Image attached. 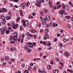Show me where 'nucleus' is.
Masks as SVG:
<instances>
[{
  "instance_id": "obj_62",
  "label": "nucleus",
  "mask_w": 73,
  "mask_h": 73,
  "mask_svg": "<svg viewBox=\"0 0 73 73\" xmlns=\"http://www.w3.org/2000/svg\"><path fill=\"white\" fill-rule=\"evenodd\" d=\"M49 3L50 5H52V3L50 2V3Z\"/></svg>"
},
{
  "instance_id": "obj_2",
  "label": "nucleus",
  "mask_w": 73,
  "mask_h": 73,
  "mask_svg": "<svg viewBox=\"0 0 73 73\" xmlns=\"http://www.w3.org/2000/svg\"><path fill=\"white\" fill-rule=\"evenodd\" d=\"M10 41H12L14 40V41H17V38H15L14 36H12L10 39Z\"/></svg>"
},
{
  "instance_id": "obj_31",
  "label": "nucleus",
  "mask_w": 73,
  "mask_h": 73,
  "mask_svg": "<svg viewBox=\"0 0 73 73\" xmlns=\"http://www.w3.org/2000/svg\"><path fill=\"white\" fill-rule=\"evenodd\" d=\"M26 35L28 36H29L30 35V33H29V32H27L26 33Z\"/></svg>"
},
{
  "instance_id": "obj_12",
  "label": "nucleus",
  "mask_w": 73,
  "mask_h": 73,
  "mask_svg": "<svg viewBox=\"0 0 73 73\" xmlns=\"http://www.w3.org/2000/svg\"><path fill=\"white\" fill-rule=\"evenodd\" d=\"M1 34H4V32H5V31L3 29H2L1 30Z\"/></svg>"
},
{
  "instance_id": "obj_15",
  "label": "nucleus",
  "mask_w": 73,
  "mask_h": 73,
  "mask_svg": "<svg viewBox=\"0 0 73 73\" xmlns=\"http://www.w3.org/2000/svg\"><path fill=\"white\" fill-rule=\"evenodd\" d=\"M25 49H28L29 48L28 47V44H27L25 47H24Z\"/></svg>"
},
{
  "instance_id": "obj_54",
  "label": "nucleus",
  "mask_w": 73,
  "mask_h": 73,
  "mask_svg": "<svg viewBox=\"0 0 73 73\" xmlns=\"http://www.w3.org/2000/svg\"><path fill=\"white\" fill-rule=\"evenodd\" d=\"M28 52H31V49H28Z\"/></svg>"
},
{
  "instance_id": "obj_50",
  "label": "nucleus",
  "mask_w": 73,
  "mask_h": 73,
  "mask_svg": "<svg viewBox=\"0 0 73 73\" xmlns=\"http://www.w3.org/2000/svg\"><path fill=\"white\" fill-rule=\"evenodd\" d=\"M54 40H54L55 42H56V41H57V39L56 38H55L54 39Z\"/></svg>"
},
{
  "instance_id": "obj_23",
  "label": "nucleus",
  "mask_w": 73,
  "mask_h": 73,
  "mask_svg": "<svg viewBox=\"0 0 73 73\" xmlns=\"http://www.w3.org/2000/svg\"><path fill=\"white\" fill-rule=\"evenodd\" d=\"M67 71L68 72H70V73H72L73 72V70H70V69H68L67 70Z\"/></svg>"
},
{
  "instance_id": "obj_32",
  "label": "nucleus",
  "mask_w": 73,
  "mask_h": 73,
  "mask_svg": "<svg viewBox=\"0 0 73 73\" xmlns=\"http://www.w3.org/2000/svg\"><path fill=\"white\" fill-rule=\"evenodd\" d=\"M59 46L60 48H62L63 46L62 44H60L59 45Z\"/></svg>"
},
{
  "instance_id": "obj_7",
  "label": "nucleus",
  "mask_w": 73,
  "mask_h": 73,
  "mask_svg": "<svg viewBox=\"0 0 73 73\" xmlns=\"http://www.w3.org/2000/svg\"><path fill=\"white\" fill-rule=\"evenodd\" d=\"M19 26V24H17L16 25H14L13 26V29H16L17 28V27H18Z\"/></svg>"
},
{
  "instance_id": "obj_47",
  "label": "nucleus",
  "mask_w": 73,
  "mask_h": 73,
  "mask_svg": "<svg viewBox=\"0 0 73 73\" xmlns=\"http://www.w3.org/2000/svg\"><path fill=\"white\" fill-rule=\"evenodd\" d=\"M44 39V40H47V37H46V36H44V38H43Z\"/></svg>"
},
{
  "instance_id": "obj_21",
  "label": "nucleus",
  "mask_w": 73,
  "mask_h": 73,
  "mask_svg": "<svg viewBox=\"0 0 73 73\" xmlns=\"http://www.w3.org/2000/svg\"><path fill=\"white\" fill-rule=\"evenodd\" d=\"M47 68L48 69H51V66H50L49 65H48L47 66Z\"/></svg>"
},
{
  "instance_id": "obj_42",
  "label": "nucleus",
  "mask_w": 73,
  "mask_h": 73,
  "mask_svg": "<svg viewBox=\"0 0 73 73\" xmlns=\"http://www.w3.org/2000/svg\"><path fill=\"white\" fill-rule=\"evenodd\" d=\"M45 37H48V35L47 34H45Z\"/></svg>"
},
{
  "instance_id": "obj_56",
  "label": "nucleus",
  "mask_w": 73,
  "mask_h": 73,
  "mask_svg": "<svg viewBox=\"0 0 73 73\" xmlns=\"http://www.w3.org/2000/svg\"><path fill=\"white\" fill-rule=\"evenodd\" d=\"M50 63L51 64H53V61H51L50 62Z\"/></svg>"
},
{
  "instance_id": "obj_1",
  "label": "nucleus",
  "mask_w": 73,
  "mask_h": 73,
  "mask_svg": "<svg viewBox=\"0 0 73 73\" xmlns=\"http://www.w3.org/2000/svg\"><path fill=\"white\" fill-rule=\"evenodd\" d=\"M23 26L24 27H27V26L28 25V24H29V22L28 20L24 21V22L23 23Z\"/></svg>"
},
{
  "instance_id": "obj_52",
  "label": "nucleus",
  "mask_w": 73,
  "mask_h": 73,
  "mask_svg": "<svg viewBox=\"0 0 73 73\" xmlns=\"http://www.w3.org/2000/svg\"><path fill=\"white\" fill-rule=\"evenodd\" d=\"M22 28H23V27H22V26H21L20 29V31H22V29H21Z\"/></svg>"
},
{
  "instance_id": "obj_17",
  "label": "nucleus",
  "mask_w": 73,
  "mask_h": 73,
  "mask_svg": "<svg viewBox=\"0 0 73 73\" xmlns=\"http://www.w3.org/2000/svg\"><path fill=\"white\" fill-rule=\"evenodd\" d=\"M31 33H37V31H35V30H31Z\"/></svg>"
},
{
  "instance_id": "obj_61",
  "label": "nucleus",
  "mask_w": 73,
  "mask_h": 73,
  "mask_svg": "<svg viewBox=\"0 0 73 73\" xmlns=\"http://www.w3.org/2000/svg\"><path fill=\"white\" fill-rule=\"evenodd\" d=\"M63 41L64 42H66V39H63Z\"/></svg>"
},
{
  "instance_id": "obj_4",
  "label": "nucleus",
  "mask_w": 73,
  "mask_h": 73,
  "mask_svg": "<svg viewBox=\"0 0 73 73\" xmlns=\"http://www.w3.org/2000/svg\"><path fill=\"white\" fill-rule=\"evenodd\" d=\"M35 4H36V6L38 7H40L41 5V4L38 3V2L36 1L35 3Z\"/></svg>"
},
{
  "instance_id": "obj_37",
  "label": "nucleus",
  "mask_w": 73,
  "mask_h": 73,
  "mask_svg": "<svg viewBox=\"0 0 73 73\" xmlns=\"http://www.w3.org/2000/svg\"><path fill=\"white\" fill-rule=\"evenodd\" d=\"M41 73H46V72L44 70H42L41 71Z\"/></svg>"
},
{
  "instance_id": "obj_9",
  "label": "nucleus",
  "mask_w": 73,
  "mask_h": 73,
  "mask_svg": "<svg viewBox=\"0 0 73 73\" xmlns=\"http://www.w3.org/2000/svg\"><path fill=\"white\" fill-rule=\"evenodd\" d=\"M45 17L46 19L47 20H49L50 19V17L49 16H46Z\"/></svg>"
},
{
  "instance_id": "obj_35",
  "label": "nucleus",
  "mask_w": 73,
  "mask_h": 73,
  "mask_svg": "<svg viewBox=\"0 0 73 73\" xmlns=\"http://www.w3.org/2000/svg\"><path fill=\"white\" fill-rule=\"evenodd\" d=\"M65 5H63L62 7L63 9H65Z\"/></svg>"
},
{
  "instance_id": "obj_59",
  "label": "nucleus",
  "mask_w": 73,
  "mask_h": 73,
  "mask_svg": "<svg viewBox=\"0 0 73 73\" xmlns=\"http://www.w3.org/2000/svg\"><path fill=\"white\" fill-rule=\"evenodd\" d=\"M48 11V10L47 9L45 11V13H47Z\"/></svg>"
},
{
  "instance_id": "obj_14",
  "label": "nucleus",
  "mask_w": 73,
  "mask_h": 73,
  "mask_svg": "<svg viewBox=\"0 0 73 73\" xmlns=\"http://www.w3.org/2000/svg\"><path fill=\"white\" fill-rule=\"evenodd\" d=\"M64 54L66 56H67V57H68V56H69V54L68 53V52H65Z\"/></svg>"
},
{
  "instance_id": "obj_26",
  "label": "nucleus",
  "mask_w": 73,
  "mask_h": 73,
  "mask_svg": "<svg viewBox=\"0 0 73 73\" xmlns=\"http://www.w3.org/2000/svg\"><path fill=\"white\" fill-rule=\"evenodd\" d=\"M26 5V3H22V6L23 7H24Z\"/></svg>"
},
{
  "instance_id": "obj_22",
  "label": "nucleus",
  "mask_w": 73,
  "mask_h": 73,
  "mask_svg": "<svg viewBox=\"0 0 73 73\" xmlns=\"http://www.w3.org/2000/svg\"><path fill=\"white\" fill-rule=\"evenodd\" d=\"M65 18H67L68 19H70L71 18V17L69 16H66L65 17Z\"/></svg>"
},
{
  "instance_id": "obj_16",
  "label": "nucleus",
  "mask_w": 73,
  "mask_h": 73,
  "mask_svg": "<svg viewBox=\"0 0 73 73\" xmlns=\"http://www.w3.org/2000/svg\"><path fill=\"white\" fill-rule=\"evenodd\" d=\"M5 59L6 61L8 60H9V57L8 56H6L5 58Z\"/></svg>"
},
{
  "instance_id": "obj_28",
  "label": "nucleus",
  "mask_w": 73,
  "mask_h": 73,
  "mask_svg": "<svg viewBox=\"0 0 73 73\" xmlns=\"http://www.w3.org/2000/svg\"><path fill=\"white\" fill-rule=\"evenodd\" d=\"M9 33V30H7L5 32V33H6V34H8Z\"/></svg>"
},
{
  "instance_id": "obj_43",
  "label": "nucleus",
  "mask_w": 73,
  "mask_h": 73,
  "mask_svg": "<svg viewBox=\"0 0 73 73\" xmlns=\"http://www.w3.org/2000/svg\"><path fill=\"white\" fill-rule=\"evenodd\" d=\"M13 1L14 2H15H15H17L19 1V0H15V1L13 0Z\"/></svg>"
},
{
  "instance_id": "obj_13",
  "label": "nucleus",
  "mask_w": 73,
  "mask_h": 73,
  "mask_svg": "<svg viewBox=\"0 0 73 73\" xmlns=\"http://www.w3.org/2000/svg\"><path fill=\"white\" fill-rule=\"evenodd\" d=\"M6 22V20H3L2 21V24H3V25H4Z\"/></svg>"
},
{
  "instance_id": "obj_51",
  "label": "nucleus",
  "mask_w": 73,
  "mask_h": 73,
  "mask_svg": "<svg viewBox=\"0 0 73 73\" xmlns=\"http://www.w3.org/2000/svg\"><path fill=\"white\" fill-rule=\"evenodd\" d=\"M38 3H40V4H41V3H42V1H41V0H40Z\"/></svg>"
},
{
  "instance_id": "obj_5",
  "label": "nucleus",
  "mask_w": 73,
  "mask_h": 73,
  "mask_svg": "<svg viewBox=\"0 0 73 73\" xmlns=\"http://www.w3.org/2000/svg\"><path fill=\"white\" fill-rule=\"evenodd\" d=\"M14 37L15 38H17V36H18V33H17V32H15L14 33Z\"/></svg>"
},
{
  "instance_id": "obj_8",
  "label": "nucleus",
  "mask_w": 73,
  "mask_h": 73,
  "mask_svg": "<svg viewBox=\"0 0 73 73\" xmlns=\"http://www.w3.org/2000/svg\"><path fill=\"white\" fill-rule=\"evenodd\" d=\"M65 13V11L63 10H61L59 12L60 14L61 15H62L64 14Z\"/></svg>"
},
{
  "instance_id": "obj_11",
  "label": "nucleus",
  "mask_w": 73,
  "mask_h": 73,
  "mask_svg": "<svg viewBox=\"0 0 73 73\" xmlns=\"http://www.w3.org/2000/svg\"><path fill=\"white\" fill-rule=\"evenodd\" d=\"M16 49L15 48H13L10 49V51L11 52H13L14 50H16Z\"/></svg>"
},
{
  "instance_id": "obj_46",
  "label": "nucleus",
  "mask_w": 73,
  "mask_h": 73,
  "mask_svg": "<svg viewBox=\"0 0 73 73\" xmlns=\"http://www.w3.org/2000/svg\"><path fill=\"white\" fill-rule=\"evenodd\" d=\"M6 64V62H4L3 63V66H4V65H5Z\"/></svg>"
},
{
  "instance_id": "obj_38",
  "label": "nucleus",
  "mask_w": 73,
  "mask_h": 73,
  "mask_svg": "<svg viewBox=\"0 0 73 73\" xmlns=\"http://www.w3.org/2000/svg\"><path fill=\"white\" fill-rule=\"evenodd\" d=\"M62 7V5H60L58 7V9H60V8H61Z\"/></svg>"
},
{
  "instance_id": "obj_63",
  "label": "nucleus",
  "mask_w": 73,
  "mask_h": 73,
  "mask_svg": "<svg viewBox=\"0 0 73 73\" xmlns=\"http://www.w3.org/2000/svg\"><path fill=\"white\" fill-rule=\"evenodd\" d=\"M15 42L14 41H12L11 42V44L13 43H15Z\"/></svg>"
},
{
  "instance_id": "obj_18",
  "label": "nucleus",
  "mask_w": 73,
  "mask_h": 73,
  "mask_svg": "<svg viewBox=\"0 0 73 73\" xmlns=\"http://www.w3.org/2000/svg\"><path fill=\"white\" fill-rule=\"evenodd\" d=\"M1 19L2 20H3L5 19V17H4V16H1Z\"/></svg>"
},
{
  "instance_id": "obj_58",
  "label": "nucleus",
  "mask_w": 73,
  "mask_h": 73,
  "mask_svg": "<svg viewBox=\"0 0 73 73\" xmlns=\"http://www.w3.org/2000/svg\"><path fill=\"white\" fill-rule=\"evenodd\" d=\"M14 7H15V8H19V7L16 5H15Z\"/></svg>"
},
{
  "instance_id": "obj_34",
  "label": "nucleus",
  "mask_w": 73,
  "mask_h": 73,
  "mask_svg": "<svg viewBox=\"0 0 73 73\" xmlns=\"http://www.w3.org/2000/svg\"><path fill=\"white\" fill-rule=\"evenodd\" d=\"M24 73H28V71L27 70H26L24 71Z\"/></svg>"
},
{
  "instance_id": "obj_19",
  "label": "nucleus",
  "mask_w": 73,
  "mask_h": 73,
  "mask_svg": "<svg viewBox=\"0 0 73 73\" xmlns=\"http://www.w3.org/2000/svg\"><path fill=\"white\" fill-rule=\"evenodd\" d=\"M11 19L10 17L7 16L6 17V19L7 20H8L10 19Z\"/></svg>"
},
{
  "instance_id": "obj_25",
  "label": "nucleus",
  "mask_w": 73,
  "mask_h": 73,
  "mask_svg": "<svg viewBox=\"0 0 73 73\" xmlns=\"http://www.w3.org/2000/svg\"><path fill=\"white\" fill-rule=\"evenodd\" d=\"M29 45L31 48H32L33 46V44H31V43H30Z\"/></svg>"
},
{
  "instance_id": "obj_57",
  "label": "nucleus",
  "mask_w": 73,
  "mask_h": 73,
  "mask_svg": "<svg viewBox=\"0 0 73 73\" xmlns=\"http://www.w3.org/2000/svg\"><path fill=\"white\" fill-rule=\"evenodd\" d=\"M11 60L13 62H14V61H15V59H11Z\"/></svg>"
},
{
  "instance_id": "obj_39",
  "label": "nucleus",
  "mask_w": 73,
  "mask_h": 73,
  "mask_svg": "<svg viewBox=\"0 0 73 73\" xmlns=\"http://www.w3.org/2000/svg\"><path fill=\"white\" fill-rule=\"evenodd\" d=\"M20 15H21V17H23V16H24V15L23 14V13H20Z\"/></svg>"
},
{
  "instance_id": "obj_36",
  "label": "nucleus",
  "mask_w": 73,
  "mask_h": 73,
  "mask_svg": "<svg viewBox=\"0 0 73 73\" xmlns=\"http://www.w3.org/2000/svg\"><path fill=\"white\" fill-rule=\"evenodd\" d=\"M48 46H50L51 45V43H50V42H48Z\"/></svg>"
},
{
  "instance_id": "obj_3",
  "label": "nucleus",
  "mask_w": 73,
  "mask_h": 73,
  "mask_svg": "<svg viewBox=\"0 0 73 73\" xmlns=\"http://www.w3.org/2000/svg\"><path fill=\"white\" fill-rule=\"evenodd\" d=\"M42 21L43 25H45V24H46V19L45 18H43Z\"/></svg>"
},
{
  "instance_id": "obj_55",
  "label": "nucleus",
  "mask_w": 73,
  "mask_h": 73,
  "mask_svg": "<svg viewBox=\"0 0 73 73\" xmlns=\"http://www.w3.org/2000/svg\"><path fill=\"white\" fill-rule=\"evenodd\" d=\"M33 44L35 46V45H36V43L35 42H33Z\"/></svg>"
},
{
  "instance_id": "obj_45",
  "label": "nucleus",
  "mask_w": 73,
  "mask_h": 73,
  "mask_svg": "<svg viewBox=\"0 0 73 73\" xmlns=\"http://www.w3.org/2000/svg\"><path fill=\"white\" fill-rule=\"evenodd\" d=\"M24 66L25 65L24 64H22L21 65V66L22 68H24Z\"/></svg>"
},
{
  "instance_id": "obj_53",
  "label": "nucleus",
  "mask_w": 73,
  "mask_h": 73,
  "mask_svg": "<svg viewBox=\"0 0 73 73\" xmlns=\"http://www.w3.org/2000/svg\"><path fill=\"white\" fill-rule=\"evenodd\" d=\"M8 14H9V15L10 16H11V12H9L8 13Z\"/></svg>"
},
{
  "instance_id": "obj_49",
  "label": "nucleus",
  "mask_w": 73,
  "mask_h": 73,
  "mask_svg": "<svg viewBox=\"0 0 73 73\" xmlns=\"http://www.w3.org/2000/svg\"><path fill=\"white\" fill-rule=\"evenodd\" d=\"M36 13L34 12L33 13L32 15H33V16H34V15H36Z\"/></svg>"
},
{
  "instance_id": "obj_6",
  "label": "nucleus",
  "mask_w": 73,
  "mask_h": 73,
  "mask_svg": "<svg viewBox=\"0 0 73 73\" xmlns=\"http://www.w3.org/2000/svg\"><path fill=\"white\" fill-rule=\"evenodd\" d=\"M2 12L3 13H4V11L5 12H8V10H7V9H6L5 8H3L2 9Z\"/></svg>"
},
{
  "instance_id": "obj_27",
  "label": "nucleus",
  "mask_w": 73,
  "mask_h": 73,
  "mask_svg": "<svg viewBox=\"0 0 73 73\" xmlns=\"http://www.w3.org/2000/svg\"><path fill=\"white\" fill-rule=\"evenodd\" d=\"M7 28L6 27H4V28H3V29H3L4 31H7Z\"/></svg>"
},
{
  "instance_id": "obj_64",
  "label": "nucleus",
  "mask_w": 73,
  "mask_h": 73,
  "mask_svg": "<svg viewBox=\"0 0 73 73\" xmlns=\"http://www.w3.org/2000/svg\"><path fill=\"white\" fill-rule=\"evenodd\" d=\"M30 65L31 66H33V64L32 63H31L30 64Z\"/></svg>"
},
{
  "instance_id": "obj_40",
  "label": "nucleus",
  "mask_w": 73,
  "mask_h": 73,
  "mask_svg": "<svg viewBox=\"0 0 73 73\" xmlns=\"http://www.w3.org/2000/svg\"><path fill=\"white\" fill-rule=\"evenodd\" d=\"M52 47H50L48 48V50H51V49H52Z\"/></svg>"
},
{
  "instance_id": "obj_33",
  "label": "nucleus",
  "mask_w": 73,
  "mask_h": 73,
  "mask_svg": "<svg viewBox=\"0 0 73 73\" xmlns=\"http://www.w3.org/2000/svg\"><path fill=\"white\" fill-rule=\"evenodd\" d=\"M60 5V2H58L57 3V5Z\"/></svg>"
},
{
  "instance_id": "obj_24",
  "label": "nucleus",
  "mask_w": 73,
  "mask_h": 73,
  "mask_svg": "<svg viewBox=\"0 0 73 73\" xmlns=\"http://www.w3.org/2000/svg\"><path fill=\"white\" fill-rule=\"evenodd\" d=\"M49 31V29H46L45 30V33H48V31Z\"/></svg>"
},
{
  "instance_id": "obj_20",
  "label": "nucleus",
  "mask_w": 73,
  "mask_h": 73,
  "mask_svg": "<svg viewBox=\"0 0 73 73\" xmlns=\"http://www.w3.org/2000/svg\"><path fill=\"white\" fill-rule=\"evenodd\" d=\"M53 72L54 73H58V70H55L53 71Z\"/></svg>"
},
{
  "instance_id": "obj_10",
  "label": "nucleus",
  "mask_w": 73,
  "mask_h": 73,
  "mask_svg": "<svg viewBox=\"0 0 73 73\" xmlns=\"http://www.w3.org/2000/svg\"><path fill=\"white\" fill-rule=\"evenodd\" d=\"M40 44H41V43H42V44H44V45H46V42H45V41H44V42L43 41L41 40L40 41Z\"/></svg>"
},
{
  "instance_id": "obj_29",
  "label": "nucleus",
  "mask_w": 73,
  "mask_h": 73,
  "mask_svg": "<svg viewBox=\"0 0 73 73\" xmlns=\"http://www.w3.org/2000/svg\"><path fill=\"white\" fill-rule=\"evenodd\" d=\"M40 14L41 16H42L43 15H44L43 13V12L41 11L40 13Z\"/></svg>"
},
{
  "instance_id": "obj_60",
  "label": "nucleus",
  "mask_w": 73,
  "mask_h": 73,
  "mask_svg": "<svg viewBox=\"0 0 73 73\" xmlns=\"http://www.w3.org/2000/svg\"><path fill=\"white\" fill-rule=\"evenodd\" d=\"M53 9H54L55 10H56V7L54 6V7L53 8Z\"/></svg>"
},
{
  "instance_id": "obj_48",
  "label": "nucleus",
  "mask_w": 73,
  "mask_h": 73,
  "mask_svg": "<svg viewBox=\"0 0 73 73\" xmlns=\"http://www.w3.org/2000/svg\"><path fill=\"white\" fill-rule=\"evenodd\" d=\"M59 63L60 64H62V65H64V63H63V62H59Z\"/></svg>"
},
{
  "instance_id": "obj_44",
  "label": "nucleus",
  "mask_w": 73,
  "mask_h": 73,
  "mask_svg": "<svg viewBox=\"0 0 73 73\" xmlns=\"http://www.w3.org/2000/svg\"><path fill=\"white\" fill-rule=\"evenodd\" d=\"M53 27H56V23H54L53 24Z\"/></svg>"
},
{
  "instance_id": "obj_41",
  "label": "nucleus",
  "mask_w": 73,
  "mask_h": 73,
  "mask_svg": "<svg viewBox=\"0 0 73 73\" xmlns=\"http://www.w3.org/2000/svg\"><path fill=\"white\" fill-rule=\"evenodd\" d=\"M56 60L57 61H58H58H59V58H56Z\"/></svg>"
},
{
  "instance_id": "obj_30",
  "label": "nucleus",
  "mask_w": 73,
  "mask_h": 73,
  "mask_svg": "<svg viewBox=\"0 0 73 73\" xmlns=\"http://www.w3.org/2000/svg\"><path fill=\"white\" fill-rule=\"evenodd\" d=\"M25 36V35H24V34L23 35H22L21 38H24V36Z\"/></svg>"
}]
</instances>
